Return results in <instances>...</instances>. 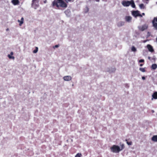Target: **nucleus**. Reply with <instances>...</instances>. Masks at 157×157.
Wrapping results in <instances>:
<instances>
[{"instance_id":"nucleus-1","label":"nucleus","mask_w":157,"mask_h":157,"mask_svg":"<svg viewBox=\"0 0 157 157\" xmlns=\"http://www.w3.org/2000/svg\"><path fill=\"white\" fill-rule=\"evenodd\" d=\"M124 147V146L123 144L121 145V147L117 145H113L110 147V149L112 152L117 153L122 151Z\"/></svg>"},{"instance_id":"nucleus-2","label":"nucleus","mask_w":157,"mask_h":157,"mask_svg":"<svg viewBox=\"0 0 157 157\" xmlns=\"http://www.w3.org/2000/svg\"><path fill=\"white\" fill-rule=\"evenodd\" d=\"M53 6L57 7H61L66 8L67 7L66 4L63 0H55L53 2Z\"/></svg>"},{"instance_id":"nucleus-3","label":"nucleus","mask_w":157,"mask_h":157,"mask_svg":"<svg viewBox=\"0 0 157 157\" xmlns=\"http://www.w3.org/2000/svg\"><path fill=\"white\" fill-rule=\"evenodd\" d=\"M121 3L124 6H128L131 5L133 8H135L136 6L133 0L129 1H123Z\"/></svg>"},{"instance_id":"nucleus-4","label":"nucleus","mask_w":157,"mask_h":157,"mask_svg":"<svg viewBox=\"0 0 157 157\" xmlns=\"http://www.w3.org/2000/svg\"><path fill=\"white\" fill-rule=\"evenodd\" d=\"M132 14L135 17H136L138 16L141 17H142V15L140 14V12L138 10L132 11Z\"/></svg>"},{"instance_id":"nucleus-5","label":"nucleus","mask_w":157,"mask_h":157,"mask_svg":"<svg viewBox=\"0 0 157 157\" xmlns=\"http://www.w3.org/2000/svg\"><path fill=\"white\" fill-rule=\"evenodd\" d=\"M32 4V6L35 9L37 8L39 6L38 2L37 0H33Z\"/></svg>"},{"instance_id":"nucleus-6","label":"nucleus","mask_w":157,"mask_h":157,"mask_svg":"<svg viewBox=\"0 0 157 157\" xmlns=\"http://www.w3.org/2000/svg\"><path fill=\"white\" fill-rule=\"evenodd\" d=\"M63 80L65 81L68 82L72 79V77L70 75H66L63 78Z\"/></svg>"},{"instance_id":"nucleus-7","label":"nucleus","mask_w":157,"mask_h":157,"mask_svg":"<svg viewBox=\"0 0 157 157\" xmlns=\"http://www.w3.org/2000/svg\"><path fill=\"white\" fill-rule=\"evenodd\" d=\"M147 27V25L145 24L142 26H139L138 28L140 30L143 31L146 29Z\"/></svg>"},{"instance_id":"nucleus-8","label":"nucleus","mask_w":157,"mask_h":157,"mask_svg":"<svg viewBox=\"0 0 157 157\" xmlns=\"http://www.w3.org/2000/svg\"><path fill=\"white\" fill-rule=\"evenodd\" d=\"M152 23L153 26L157 30V17L154 18Z\"/></svg>"},{"instance_id":"nucleus-9","label":"nucleus","mask_w":157,"mask_h":157,"mask_svg":"<svg viewBox=\"0 0 157 157\" xmlns=\"http://www.w3.org/2000/svg\"><path fill=\"white\" fill-rule=\"evenodd\" d=\"M13 52H11L10 54L8 55L7 56L9 59L14 60L15 59V57L13 56Z\"/></svg>"},{"instance_id":"nucleus-10","label":"nucleus","mask_w":157,"mask_h":157,"mask_svg":"<svg viewBox=\"0 0 157 157\" xmlns=\"http://www.w3.org/2000/svg\"><path fill=\"white\" fill-rule=\"evenodd\" d=\"M11 3L14 6L17 5L19 4L20 2L18 0H12Z\"/></svg>"},{"instance_id":"nucleus-11","label":"nucleus","mask_w":157,"mask_h":157,"mask_svg":"<svg viewBox=\"0 0 157 157\" xmlns=\"http://www.w3.org/2000/svg\"><path fill=\"white\" fill-rule=\"evenodd\" d=\"M125 20L128 22H130L132 20V17L130 16H126L125 17Z\"/></svg>"},{"instance_id":"nucleus-12","label":"nucleus","mask_w":157,"mask_h":157,"mask_svg":"<svg viewBox=\"0 0 157 157\" xmlns=\"http://www.w3.org/2000/svg\"><path fill=\"white\" fill-rule=\"evenodd\" d=\"M24 18L23 17H22L21 18V20H17L19 24V25L20 26H21L22 24L24 23Z\"/></svg>"},{"instance_id":"nucleus-13","label":"nucleus","mask_w":157,"mask_h":157,"mask_svg":"<svg viewBox=\"0 0 157 157\" xmlns=\"http://www.w3.org/2000/svg\"><path fill=\"white\" fill-rule=\"evenodd\" d=\"M147 48L148 50L150 52H152L153 51V49L152 46L150 44H148L147 45Z\"/></svg>"},{"instance_id":"nucleus-14","label":"nucleus","mask_w":157,"mask_h":157,"mask_svg":"<svg viewBox=\"0 0 157 157\" xmlns=\"http://www.w3.org/2000/svg\"><path fill=\"white\" fill-rule=\"evenodd\" d=\"M151 140L155 142H157V135L153 136L151 138Z\"/></svg>"},{"instance_id":"nucleus-15","label":"nucleus","mask_w":157,"mask_h":157,"mask_svg":"<svg viewBox=\"0 0 157 157\" xmlns=\"http://www.w3.org/2000/svg\"><path fill=\"white\" fill-rule=\"evenodd\" d=\"M131 50L132 52L134 53L137 52V50L136 48L134 46H132L131 47Z\"/></svg>"},{"instance_id":"nucleus-16","label":"nucleus","mask_w":157,"mask_h":157,"mask_svg":"<svg viewBox=\"0 0 157 157\" xmlns=\"http://www.w3.org/2000/svg\"><path fill=\"white\" fill-rule=\"evenodd\" d=\"M152 100L153 99V98L154 99H157V92H154L153 94L152 95Z\"/></svg>"},{"instance_id":"nucleus-17","label":"nucleus","mask_w":157,"mask_h":157,"mask_svg":"<svg viewBox=\"0 0 157 157\" xmlns=\"http://www.w3.org/2000/svg\"><path fill=\"white\" fill-rule=\"evenodd\" d=\"M157 67V65L156 64H153L152 65L151 68L152 69L155 70Z\"/></svg>"},{"instance_id":"nucleus-18","label":"nucleus","mask_w":157,"mask_h":157,"mask_svg":"<svg viewBox=\"0 0 157 157\" xmlns=\"http://www.w3.org/2000/svg\"><path fill=\"white\" fill-rule=\"evenodd\" d=\"M139 6L141 9H143L145 8V6L143 4H141L139 5Z\"/></svg>"},{"instance_id":"nucleus-19","label":"nucleus","mask_w":157,"mask_h":157,"mask_svg":"<svg viewBox=\"0 0 157 157\" xmlns=\"http://www.w3.org/2000/svg\"><path fill=\"white\" fill-rule=\"evenodd\" d=\"M124 22H119L118 24V26H121L123 25H124Z\"/></svg>"},{"instance_id":"nucleus-20","label":"nucleus","mask_w":157,"mask_h":157,"mask_svg":"<svg viewBox=\"0 0 157 157\" xmlns=\"http://www.w3.org/2000/svg\"><path fill=\"white\" fill-rule=\"evenodd\" d=\"M38 47H36L35 49L33 51V52L34 53H36L38 51Z\"/></svg>"},{"instance_id":"nucleus-21","label":"nucleus","mask_w":157,"mask_h":157,"mask_svg":"<svg viewBox=\"0 0 157 157\" xmlns=\"http://www.w3.org/2000/svg\"><path fill=\"white\" fill-rule=\"evenodd\" d=\"M139 70L142 72H145V68H140Z\"/></svg>"},{"instance_id":"nucleus-22","label":"nucleus","mask_w":157,"mask_h":157,"mask_svg":"<svg viewBox=\"0 0 157 157\" xmlns=\"http://www.w3.org/2000/svg\"><path fill=\"white\" fill-rule=\"evenodd\" d=\"M81 154L80 153H78L76 155L75 157H81Z\"/></svg>"},{"instance_id":"nucleus-23","label":"nucleus","mask_w":157,"mask_h":157,"mask_svg":"<svg viewBox=\"0 0 157 157\" xmlns=\"http://www.w3.org/2000/svg\"><path fill=\"white\" fill-rule=\"evenodd\" d=\"M89 8L87 7H86L85 8V13H87L88 12V11H89Z\"/></svg>"},{"instance_id":"nucleus-24","label":"nucleus","mask_w":157,"mask_h":157,"mask_svg":"<svg viewBox=\"0 0 157 157\" xmlns=\"http://www.w3.org/2000/svg\"><path fill=\"white\" fill-rule=\"evenodd\" d=\"M59 44L56 45H55V46L53 47V48H57L59 47Z\"/></svg>"},{"instance_id":"nucleus-25","label":"nucleus","mask_w":157,"mask_h":157,"mask_svg":"<svg viewBox=\"0 0 157 157\" xmlns=\"http://www.w3.org/2000/svg\"><path fill=\"white\" fill-rule=\"evenodd\" d=\"M144 59H140L139 60V63H142V62H144Z\"/></svg>"},{"instance_id":"nucleus-26","label":"nucleus","mask_w":157,"mask_h":157,"mask_svg":"<svg viewBox=\"0 0 157 157\" xmlns=\"http://www.w3.org/2000/svg\"><path fill=\"white\" fill-rule=\"evenodd\" d=\"M127 144L129 145H130L132 144V143L131 142H127Z\"/></svg>"},{"instance_id":"nucleus-27","label":"nucleus","mask_w":157,"mask_h":157,"mask_svg":"<svg viewBox=\"0 0 157 157\" xmlns=\"http://www.w3.org/2000/svg\"><path fill=\"white\" fill-rule=\"evenodd\" d=\"M66 2H71L73 0H65Z\"/></svg>"},{"instance_id":"nucleus-28","label":"nucleus","mask_w":157,"mask_h":157,"mask_svg":"<svg viewBox=\"0 0 157 157\" xmlns=\"http://www.w3.org/2000/svg\"><path fill=\"white\" fill-rule=\"evenodd\" d=\"M142 79L143 80H144L145 79V77L144 76H143L142 77Z\"/></svg>"},{"instance_id":"nucleus-29","label":"nucleus","mask_w":157,"mask_h":157,"mask_svg":"<svg viewBox=\"0 0 157 157\" xmlns=\"http://www.w3.org/2000/svg\"><path fill=\"white\" fill-rule=\"evenodd\" d=\"M47 2V1L46 0H45L44 1V3H46Z\"/></svg>"},{"instance_id":"nucleus-30","label":"nucleus","mask_w":157,"mask_h":157,"mask_svg":"<svg viewBox=\"0 0 157 157\" xmlns=\"http://www.w3.org/2000/svg\"><path fill=\"white\" fill-rule=\"evenodd\" d=\"M143 64H140V66H141V67L142 66H143Z\"/></svg>"},{"instance_id":"nucleus-31","label":"nucleus","mask_w":157,"mask_h":157,"mask_svg":"<svg viewBox=\"0 0 157 157\" xmlns=\"http://www.w3.org/2000/svg\"><path fill=\"white\" fill-rule=\"evenodd\" d=\"M142 14L143 15H145V13H142Z\"/></svg>"},{"instance_id":"nucleus-32","label":"nucleus","mask_w":157,"mask_h":157,"mask_svg":"<svg viewBox=\"0 0 157 157\" xmlns=\"http://www.w3.org/2000/svg\"><path fill=\"white\" fill-rule=\"evenodd\" d=\"M152 113H154V110H152Z\"/></svg>"}]
</instances>
